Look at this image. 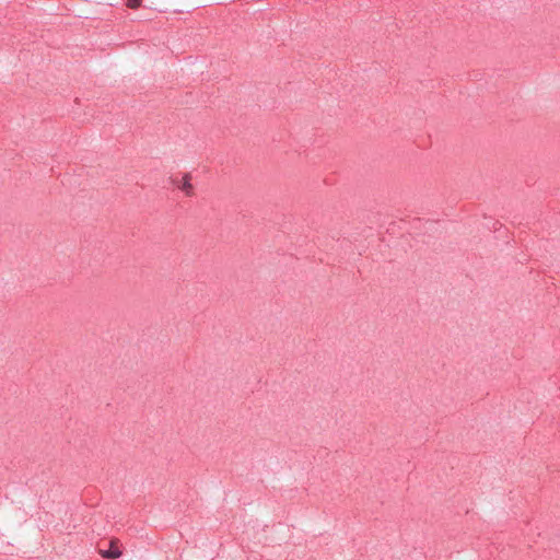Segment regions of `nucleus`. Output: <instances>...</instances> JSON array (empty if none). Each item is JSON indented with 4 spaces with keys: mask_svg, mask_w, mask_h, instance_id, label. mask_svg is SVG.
Here are the masks:
<instances>
[{
    "mask_svg": "<svg viewBox=\"0 0 560 560\" xmlns=\"http://www.w3.org/2000/svg\"><path fill=\"white\" fill-rule=\"evenodd\" d=\"M100 553L103 558L107 559H117L121 556L116 540L110 541L108 550H100Z\"/></svg>",
    "mask_w": 560,
    "mask_h": 560,
    "instance_id": "1",
    "label": "nucleus"
},
{
    "mask_svg": "<svg viewBox=\"0 0 560 560\" xmlns=\"http://www.w3.org/2000/svg\"><path fill=\"white\" fill-rule=\"evenodd\" d=\"M184 191L189 194L192 189V185L190 184L188 178H184L183 185L180 187Z\"/></svg>",
    "mask_w": 560,
    "mask_h": 560,
    "instance_id": "2",
    "label": "nucleus"
},
{
    "mask_svg": "<svg viewBox=\"0 0 560 560\" xmlns=\"http://www.w3.org/2000/svg\"><path fill=\"white\" fill-rule=\"evenodd\" d=\"M142 0H127V7L131 9H137L141 5Z\"/></svg>",
    "mask_w": 560,
    "mask_h": 560,
    "instance_id": "3",
    "label": "nucleus"
}]
</instances>
